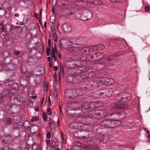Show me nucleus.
Here are the masks:
<instances>
[{
    "mask_svg": "<svg viewBox=\"0 0 150 150\" xmlns=\"http://www.w3.org/2000/svg\"><path fill=\"white\" fill-rule=\"evenodd\" d=\"M86 60L88 59V61H93L95 60L94 56L93 55H92V54H89L87 55L86 57Z\"/></svg>",
    "mask_w": 150,
    "mask_h": 150,
    "instance_id": "nucleus-23",
    "label": "nucleus"
},
{
    "mask_svg": "<svg viewBox=\"0 0 150 150\" xmlns=\"http://www.w3.org/2000/svg\"><path fill=\"white\" fill-rule=\"evenodd\" d=\"M14 102V104L17 105L21 106V103L20 102V100L19 99L15 98L13 100Z\"/></svg>",
    "mask_w": 150,
    "mask_h": 150,
    "instance_id": "nucleus-26",
    "label": "nucleus"
},
{
    "mask_svg": "<svg viewBox=\"0 0 150 150\" xmlns=\"http://www.w3.org/2000/svg\"><path fill=\"white\" fill-rule=\"evenodd\" d=\"M93 56H94L95 60H101L102 58L105 57L104 54H100V53L94 54H93Z\"/></svg>",
    "mask_w": 150,
    "mask_h": 150,
    "instance_id": "nucleus-13",
    "label": "nucleus"
},
{
    "mask_svg": "<svg viewBox=\"0 0 150 150\" xmlns=\"http://www.w3.org/2000/svg\"><path fill=\"white\" fill-rule=\"evenodd\" d=\"M54 123V121L51 118H49V126H50V128H52V124Z\"/></svg>",
    "mask_w": 150,
    "mask_h": 150,
    "instance_id": "nucleus-32",
    "label": "nucleus"
},
{
    "mask_svg": "<svg viewBox=\"0 0 150 150\" xmlns=\"http://www.w3.org/2000/svg\"><path fill=\"white\" fill-rule=\"evenodd\" d=\"M48 42L49 47H47L46 48V54L47 56H49L50 54V48L51 47L50 40L48 39Z\"/></svg>",
    "mask_w": 150,
    "mask_h": 150,
    "instance_id": "nucleus-16",
    "label": "nucleus"
},
{
    "mask_svg": "<svg viewBox=\"0 0 150 150\" xmlns=\"http://www.w3.org/2000/svg\"><path fill=\"white\" fill-rule=\"evenodd\" d=\"M52 110L50 108H48L47 109V113L49 115H50L51 114Z\"/></svg>",
    "mask_w": 150,
    "mask_h": 150,
    "instance_id": "nucleus-44",
    "label": "nucleus"
},
{
    "mask_svg": "<svg viewBox=\"0 0 150 150\" xmlns=\"http://www.w3.org/2000/svg\"><path fill=\"white\" fill-rule=\"evenodd\" d=\"M57 76H53V79L54 81H55V82H57Z\"/></svg>",
    "mask_w": 150,
    "mask_h": 150,
    "instance_id": "nucleus-51",
    "label": "nucleus"
},
{
    "mask_svg": "<svg viewBox=\"0 0 150 150\" xmlns=\"http://www.w3.org/2000/svg\"><path fill=\"white\" fill-rule=\"evenodd\" d=\"M27 28L26 26H24L21 29L19 33V36L20 38H23L28 33Z\"/></svg>",
    "mask_w": 150,
    "mask_h": 150,
    "instance_id": "nucleus-8",
    "label": "nucleus"
},
{
    "mask_svg": "<svg viewBox=\"0 0 150 150\" xmlns=\"http://www.w3.org/2000/svg\"><path fill=\"white\" fill-rule=\"evenodd\" d=\"M52 147L54 148V150L57 149H59V148H58V146H57V145L56 144V143L54 141L52 142Z\"/></svg>",
    "mask_w": 150,
    "mask_h": 150,
    "instance_id": "nucleus-31",
    "label": "nucleus"
},
{
    "mask_svg": "<svg viewBox=\"0 0 150 150\" xmlns=\"http://www.w3.org/2000/svg\"><path fill=\"white\" fill-rule=\"evenodd\" d=\"M111 119L103 120L100 123L101 127L104 128H113L116 127V124Z\"/></svg>",
    "mask_w": 150,
    "mask_h": 150,
    "instance_id": "nucleus-2",
    "label": "nucleus"
},
{
    "mask_svg": "<svg viewBox=\"0 0 150 150\" xmlns=\"http://www.w3.org/2000/svg\"><path fill=\"white\" fill-rule=\"evenodd\" d=\"M145 9L146 11L148 12L150 11V6H146L145 7Z\"/></svg>",
    "mask_w": 150,
    "mask_h": 150,
    "instance_id": "nucleus-46",
    "label": "nucleus"
},
{
    "mask_svg": "<svg viewBox=\"0 0 150 150\" xmlns=\"http://www.w3.org/2000/svg\"><path fill=\"white\" fill-rule=\"evenodd\" d=\"M93 103H89L88 102H86L84 103H82L81 105V107L83 109H87L89 108H93L91 107L90 106L91 105L94 104Z\"/></svg>",
    "mask_w": 150,
    "mask_h": 150,
    "instance_id": "nucleus-12",
    "label": "nucleus"
},
{
    "mask_svg": "<svg viewBox=\"0 0 150 150\" xmlns=\"http://www.w3.org/2000/svg\"><path fill=\"white\" fill-rule=\"evenodd\" d=\"M91 84L88 81H86L83 85V88L85 89H88L89 88Z\"/></svg>",
    "mask_w": 150,
    "mask_h": 150,
    "instance_id": "nucleus-19",
    "label": "nucleus"
},
{
    "mask_svg": "<svg viewBox=\"0 0 150 150\" xmlns=\"http://www.w3.org/2000/svg\"><path fill=\"white\" fill-rule=\"evenodd\" d=\"M111 2L113 3H119L120 2L121 0H110Z\"/></svg>",
    "mask_w": 150,
    "mask_h": 150,
    "instance_id": "nucleus-48",
    "label": "nucleus"
},
{
    "mask_svg": "<svg viewBox=\"0 0 150 150\" xmlns=\"http://www.w3.org/2000/svg\"><path fill=\"white\" fill-rule=\"evenodd\" d=\"M58 56L59 57V59H60L61 58V55L59 52L58 53Z\"/></svg>",
    "mask_w": 150,
    "mask_h": 150,
    "instance_id": "nucleus-64",
    "label": "nucleus"
},
{
    "mask_svg": "<svg viewBox=\"0 0 150 150\" xmlns=\"http://www.w3.org/2000/svg\"><path fill=\"white\" fill-rule=\"evenodd\" d=\"M13 54H14L17 55H18L19 54V52L17 50H15L13 52Z\"/></svg>",
    "mask_w": 150,
    "mask_h": 150,
    "instance_id": "nucleus-49",
    "label": "nucleus"
},
{
    "mask_svg": "<svg viewBox=\"0 0 150 150\" xmlns=\"http://www.w3.org/2000/svg\"><path fill=\"white\" fill-rule=\"evenodd\" d=\"M95 0H86V2L87 4H94Z\"/></svg>",
    "mask_w": 150,
    "mask_h": 150,
    "instance_id": "nucleus-39",
    "label": "nucleus"
},
{
    "mask_svg": "<svg viewBox=\"0 0 150 150\" xmlns=\"http://www.w3.org/2000/svg\"><path fill=\"white\" fill-rule=\"evenodd\" d=\"M88 144L91 146V149L92 150H96L98 149V146L97 144H95L94 142L92 144L89 143Z\"/></svg>",
    "mask_w": 150,
    "mask_h": 150,
    "instance_id": "nucleus-22",
    "label": "nucleus"
},
{
    "mask_svg": "<svg viewBox=\"0 0 150 150\" xmlns=\"http://www.w3.org/2000/svg\"><path fill=\"white\" fill-rule=\"evenodd\" d=\"M56 52V46L55 45V48H53L52 47V58L54 59V61H56V56L55 55V53Z\"/></svg>",
    "mask_w": 150,
    "mask_h": 150,
    "instance_id": "nucleus-21",
    "label": "nucleus"
},
{
    "mask_svg": "<svg viewBox=\"0 0 150 150\" xmlns=\"http://www.w3.org/2000/svg\"><path fill=\"white\" fill-rule=\"evenodd\" d=\"M132 96L131 94L127 93H122L116 96V99L119 102H127L130 101Z\"/></svg>",
    "mask_w": 150,
    "mask_h": 150,
    "instance_id": "nucleus-1",
    "label": "nucleus"
},
{
    "mask_svg": "<svg viewBox=\"0 0 150 150\" xmlns=\"http://www.w3.org/2000/svg\"><path fill=\"white\" fill-rule=\"evenodd\" d=\"M58 91L57 89L55 88H54L53 90V97L54 98L56 99L57 98V96Z\"/></svg>",
    "mask_w": 150,
    "mask_h": 150,
    "instance_id": "nucleus-25",
    "label": "nucleus"
},
{
    "mask_svg": "<svg viewBox=\"0 0 150 150\" xmlns=\"http://www.w3.org/2000/svg\"><path fill=\"white\" fill-rule=\"evenodd\" d=\"M99 66L100 67H101L102 66V69H104V68H105V65H103V64H99Z\"/></svg>",
    "mask_w": 150,
    "mask_h": 150,
    "instance_id": "nucleus-57",
    "label": "nucleus"
},
{
    "mask_svg": "<svg viewBox=\"0 0 150 150\" xmlns=\"http://www.w3.org/2000/svg\"><path fill=\"white\" fill-rule=\"evenodd\" d=\"M43 117L44 121H47V114L46 112H44L43 113Z\"/></svg>",
    "mask_w": 150,
    "mask_h": 150,
    "instance_id": "nucleus-40",
    "label": "nucleus"
},
{
    "mask_svg": "<svg viewBox=\"0 0 150 150\" xmlns=\"http://www.w3.org/2000/svg\"><path fill=\"white\" fill-rule=\"evenodd\" d=\"M121 103H114L112 104V108L115 109L119 110L120 109V106Z\"/></svg>",
    "mask_w": 150,
    "mask_h": 150,
    "instance_id": "nucleus-17",
    "label": "nucleus"
},
{
    "mask_svg": "<svg viewBox=\"0 0 150 150\" xmlns=\"http://www.w3.org/2000/svg\"><path fill=\"white\" fill-rule=\"evenodd\" d=\"M63 29L65 33H68L71 32L72 28L71 26L69 24L65 23L63 26Z\"/></svg>",
    "mask_w": 150,
    "mask_h": 150,
    "instance_id": "nucleus-11",
    "label": "nucleus"
},
{
    "mask_svg": "<svg viewBox=\"0 0 150 150\" xmlns=\"http://www.w3.org/2000/svg\"><path fill=\"white\" fill-rule=\"evenodd\" d=\"M83 139H86L85 140V141L86 142L88 143L89 142H92L93 141L92 139H88L87 138L86 139V137L85 136H83L82 137Z\"/></svg>",
    "mask_w": 150,
    "mask_h": 150,
    "instance_id": "nucleus-38",
    "label": "nucleus"
},
{
    "mask_svg": "<svg viewBox=\"0 0 150 150\" xmlns=\"http://www.w3.org/2000/svg\"><path fill=\"white\" fill-rule=\"evenodd\" d=\"M63 69V65H61L60 66V71L61 73H63L64 71Z\"/></svg>",
    "mask_w": 150,
    "mask_h": 150,
    "instance_id": "nucleus-45",
    "label": "nucleus"
},
{
    "mask_svg": "<svg viewBox=\"0 0 150 150\" xmlns=\"http://www.w3.org/2000/svg\"><path fill=\"white\" fill-rule=\"evenodd\" d=\"M50 21L51 23H54L55 22L54 18L53 17L52 18V17H51L50 18Z\"/></svg>",
    "mask_w": 150,
    "mask_h": 150,
    "instance_id": "nucleus-47",
    "label": "nucleus"
},
{
    "mask_svg": "<svg viewBox=\"0 0 150 150\" xmlns=\"http://www.w3.org/2000/svg\"><path fill=\"white\" fill-rule=\"evenodd\" d=\"M89 49H90L89 47H86L82 49V50L83 51V52L84 53V52L86 53L89 51Z\"/></svg>",
    "mask_w": 150,
    "mask_h": 150,
    "instance_id": "nucleus-41",
    "label": "nucleus"
},
{
    "mask_svg": "<svg viewBox=\"0 0 150 150\" xmlns=\"http://www.w3.org/2000/svg\"><path fill=\"white\" fill-rule=\"evenodd\" d=\"M47 139H50V132H48L47 133Z\"/></svg>",
    "mask_w": 150,
    "mask_h": 150,
    "instance_id": "nucleus-50",
    "label": "nucleus"
},
{
    "mask_svg": "<svg viewBox=\"0 0 150 150\" xmlns=\"http://www.w3.org/2000/svg\"><path fill=\"white\" fill-rule=\"evenodd\" d=\"M3 99V97L2 96L1 93H0V102Z\"/></svg>",
    "mask_w": 150,
    "mask_h": 150,
    "instance_id": "nucleus-53",
    "label": "nucleus"
},
{
    "mask_svg": "<svg viewBox=\"0 0 150 150\" xmlns=\"http://www.w3.org/2000/svg\"><path fill=\"white\" fill-rule=\"evenodd\" d=\"M91 16H90L89 17H88V18L86 19H83V21H86V20H89V19L90 18H91L92 17V14H91Z\"/></svg>",
    "mask_w": 150,
    "mask_h": 150,
    "instance_id": "nucleus-56",
    "label": "nucleus"
},
{
    "mask_svg": "<svg viewBox=\"0 0 150 150\" xmlns=\"http://www.w3.org/2000/svg\"><path fill=\"white\" fill-rule=\"evenodd\" d=\"M55 8V6H53L52 7V13H53L54 14L55 13V11L54 10V9Z\"/></svg>",
    "mask_w": 150,
    "mask_h": 150,
    "instance_id": "nucleus-59",
    "label": "nucleus"
},
{
    "mask_svg": "<svg viewBox=\"0 0 150 150\" xmlns=\"http://www.w3.org/2000/svg\"><path fill=\"white\" fill-rule=\"evenodd\" d=\"M90 69V67L88 66L81 67L79 68L77 70V73H82L87 72Z\"/></svg>",
    "mask_w": 150,
    "mask_h": 150,
    "instance_id": "nucleus-10",
    "label": "nucleus"
},
{
    "mask_svg": "<svg viewBox=\"0 0 150 150\" xmlns=\"http://www.w3.org/2000/svg\"><path fill=\"white\" fill-rule=\"evenodd\" d=\"M88 137L90 138H93L94 137V139H98V137H97V136H95V132L90 131L88 132Z\"/></svg>",
    "mask_w": 150,
    "mask_h": 150,
    "instance_id": "nucleus-15",
    "label": "nucleus"
},
{
    "mask_svg": "<svg viewBox=\"0 0 150 150\" xmlns=\"http://www.w3.org/2000/svg\"><path fill=\"white\" fill-rule=\"evenodd\" d=\"M33 72H29L27 71L25 72V74L26 75V76L28 77H31L33 74Z\"/></svg>",
    "mask_w": 150,
    "mask_h": 150,
    "instance_id": "nucleus-37",
    "label": "nucleus"
},
{
    "mask_svg": "<svg viewBox=\"0 0 150 150\" xmlns=\"http://www.w3.org/2000/svg\"><path fill=\"white\" fill-rule=\"evenodd\" d=\"M1 140L3 142L9 144L12 140L11 136L10 135H6L4 137H2Z\"/></svg>",
    "mask_w": 150,
    "mask_h": 150,
    "instance_id": "nucleus-9",
    "label": "nucleus"
},
{
    "mask_svg": "<svg viewBox=\"0 0 150 150\" xmlns=\"http://www.w3.org/2000/svg\"><path fill=\"white\" fill-rule=\"evenodd\" d=\"M90 49H91V50H98L97 48V45H94L91 46L89 47Z\"/></svg>",
    "mask_w": 150,
    "mask_h": 150,
    "instance_id": "nucleus-36",
    "label": "nucleus"
},
{
    "mask_svg": "<svg viewBox=\"0 0 150 150\" xmlns=\"http://www.w3.org/2000/svg\"><path fill=\"white\" fill-rule=\"evenodd\" d=\"M119 120H121L124 119L126 117V114L125 112H119Z\"/></svg>",
    "mask_w": 150,
    "mask_h": 150,
    "instance_id": "nucleus-20",
    "label": "nucleus"
},
{
    "mask_svg": "<svg viewBox=\"0 0 150 150\" xmlns=\"http://www.w3.org/2000/svg\"><path fill=\"white\" fill-rule=\"evenodd\" d=\"M39 119V117L38 116H34L30 120V121L32 122L36 121L38 120Z\"/></svg>",
    "mask_w": 150,
    "mask_h": 150,
    "instance_id": "nucleus-34",
    "label": "nucleus"
},
{
    "mask_svg": "<svg viewBox=\"0 0 150 150\" xmlns=\"http://www.w3.org/2000/svg\"><path fill=\"white\" fill-rule=\"evenodd\" d=\"M19 127L18 123H17L14 124L13 125L12 128L14 129H16Z\"/></svg>",
    "mask_w": 150,
    "mask_h": 150,
    "instance_id": "nucleus-43",
    "label": "nucleus"
},
{
    "mask_svg": "<svg viewBox=\"0 0 150 150\" xmlns=\"http://www.w3.org/2000/svg\"><path fill=\"white\" fill-rule=\"evenodd\" d=\"M89 146L85 144L84 145H83V146L86 149H88L91 148V146L89 145Z\"/></svg>",
    "mask_w": 150,
    "mask_h": 150,
    "instance_id": "nucleus-52",
    "label": "nucleus"
},
{
    "mask_svg": "<svg viewBox=\"0 0 150 150\" xmlns=\"http://www.w3.org/2000/svg\"><path fill=\"white\" fill-rule=\"evenodd\" d=\"M9 93V90H5L2 93H1L2 94V96L3 98L8 96Z\"/></svg>",
    "mask_w": 150,
    "mask_h": 150,
    "instance_id": "nucleus-24",
    "label": "nucleus"
},
{
    "mask_svg": "<svg viewBox=\"0 0 150 150\" xmlns=\"http://www.w3.org/2000/svg\"><path fill=\"white\" fill-rule=\"evenodd\" d=\"M13 84V82L11 81H9L6 82V85L7 86H11Z\"/></svg>",
    "mask_w": 150,
    "mask_h": 150,
    "instance_id": "nucleus-33",
    "label": "nucleus"
},
{
    "mask_svg": "<svg viewBox=\"0 0 150 150\" xmlns=\"http://www.w3.org/2000/svg\"><path fill=\"white\" fill-rule=\"evenodd\" d=\"M7 101V100H5L4 101V103L6 105L5 107V111L8 114H12L13 112L11 109L12 105L8 104H9V103L10 102V101L9 100L8 103H7L6 101Z\"/></svg>",
    "mask_w": 150,
    "mask_h": 150,
    "instance_id": "nucleus-6",
    "label": "nucleus"
},
{
    "mask_svg": "<svg viewBox=\"0 0 150 150\" xmlns=\"http://www.w3.org/2000/svg\"><path fill=\"white\" fill-rule=\"evenodd\" d=\"M119 112H115L112 114L111 116H112V118L114 119V120L117 121L119 120Z\"/></svg>",
    "mask_w": 150,
    "mask_h": 150,
    "instance_id": "nucleus-18",
    "label": "nucleus"
},
{
    "mask_svg": "<svg viewBox=\"0 0 150 150\" xmlns=\"http://www.w3.org/2000/svg\"><path fill=\"white\" fill-rule=\"evenodd\" d=\"M105 46L102 44H99L97 45V48L98 50H103L105 48Z\"/></svg>",
    "mask_w": 150,
    "mask_h": 150,
    "instance_id": "nucleus-30",
    "label": "nucleus"
},
{
    "mask_svg": "<svg viewBox=\"0 0 150 150\" xmlns=\"http://www.w3.org/2000/svg\"><path fill=\"white\" fill-rule=\"evenodd\" d=\"M98 79L99 80L101 83L105 85H110L115 83L113 79L109 77H99Z\"/></svg>",
    "mask_w": 150,
    "mask_h": 150,
    "instance_id": "nucleus-4",
    "label": "nucleus"
},
{
    "mask_svg": "<svg viewBox=\"0 0 150 150\" xmlns=\"http://www.w3.org/2000/svg\"><path fill=\"white\" fill-rule=\"evenodd\" d=\"M81 88H74L71 89L70 93V96L72 98H74L83 94Z\"/></svg>",
    "mask_w": 150,
    "mask_h": 150,
    "instance_id": "nucleus-3",
    "label": "nucleus"
},
{
    "mask_svg": "<svg viewBox=\"0 0 150 150\" xmlns=\"http://www.w3.org/2000/svg\"><path fill=\"white\" fill-rule=\"evenodd\" d=\"M30 41L29 40H28L26 39V43L27 44H30Z\"/></svg>",
    "mask_w": 150,
    "mask_h": 150,
    "instance_id": "nucleus-60",
    "label": "nucleus"
},
{
    "mask_svg": "<svg viewBox=\"0 0 150 150\" xmlns=\"http://www.w3.org/2000/svg\"><path fill=\"white\" fill-rule=\"evenodd\" d=\"M102 2L100 0H95L94 4L97 5H102Z\"/></svg>",
    "mask_w": 150,
    "mask_h": 150,
    "instance_id": "nucleus-35",
    "label": "nucleus"
},
{
    "mask_svg": "<svg viewBox=\"0 0 150 150\" xmlns=\"http://www.w3.org/2000/svg\"><path fill=\"white\" fill-rule=\"evenodd\" d=\"M120 109H125L128 108V105L125 104H121Z\"/></svg>",
    "mask_w": 150,
    "mask_h": 150,
    "instance_id": "nucleus-29",
    "label": "nucleus"
},
{
    "mask_svg": "<svg viewBox=\"0 0 150 150\" xmlns=\"http://www.w3.org/2000/svg\"><path fill=\"white\" fill-rule=\"evenodd\" d=\"M48 100L49 104L50 105V104L51 103V100H50V96H49L48 97Z\"/></svg>",
    "mask_w": 150,
    "mask_h": 150,
    "instance_id": "nucleus-61",
    "label": "nucleus"
},
{
    "mask_svg": "<svg viewBox=\"0 0 150 150\" xmlns=\"http://www.w3.org/2000/svg\"><path fill=\"white\" fill-rule=\"evenodd\" d=\"M56 32V31L55 30V29L54 27L53 28V27H52V33H54Z\"/></svg>",
    "mask_w": 150,
    "mask_h": 150,
    "instance_id": "nucleus-54",
    "label": "nucleus"
},
{
    "mask_svg": "<svg viewBox=\"0 0 150 150\" xmlns=\"http://www.w3.org/2000/svg\"><path fill=\"white\" fill-rule=\"evenodd\" d=\"M102 98H105V96L109 97L113 93V89L111 88L109 89L105 88L102 90Z\"/></svg>",
    "mask_w": 150,
    "mask_h": 150,
    "instance_id": "nucleus-5",
    "label": "nucleus"
},
{
    "mask_svg": "<svg viewBox=\"0 0 150 150\" xmlns=\"http://www.w3.org/2000/svg\"><path fill=\"white\" fill-rule=\"evenodd\" d=\"M117 54H113L105 58V59L106 60H108L109 62L113 60L116 59L117 58Z\"/></svg>",
    "mask_w": 150,
    "mask_h": 150,
    "instance_id": "nucleus-14",
    "label": "nucleus"
},
{
    "mask_svg": "<svg viewBox=\"0 0 150 150\" xmlns=\"http://www.w3.org/2000/svg\"><path fill=\"white\" fill-rule=\"evenodd\" d=\"M50 140H47V144L48 145H50L49 144H50Z\"/></svg>",
    "mask_w": 150,
    "mask_h": 150,
    "instance_id": "nucleus-62",
    "label": "nucleus"
},
{
    "mask_svg": "<svg viewBox=\"0 0 150 150\" xmlns=\"http://www.w3.org/2000/svg\"><path fill=\"white\" fill-rule=\"evenodd\" d=\"M38 14L36 13H34V16L36 18H38Z\"/></svg>",
    "mask_w": 150,
    "mask_h": 150,
    "instance_id": "nucleus-55",
    "label": "nucleus"
},
{
    "mask_svg": "<svg viewBox=\"0 0 150 150\" xmlns=\"http://www.w3.org/2000/svg\"><path fill=\"white\" fill-rule=\"evenodd\" d=\"M91 95L93 98L96 99L99 98L101 97L102 98V90L100 91H97L92 93Z\"/></svg>",
    "mask_w": 150,
    "mask_h": 150,
    "instance_id": "nucleus-7",
    "label": "nucleus"
},
{
    "mask_svg": "<svg viewBox=\"0 0 150 150\" xmlns=\"http://www.w3.org/2000/svg\"><path fill=\"white\" fill-rule=\"evenodd\" d=\"M49 65L51 67H52V62H50L49 63Z\"/></svg>",
    "mask_w": 150,
    "mask_h": 150,
    "instance_id": "nucleus-63",
    "label": "nucleus"
},
{
    "mask_svg": "<svg viewBox=\"0 0 150 150\" xmlns=\"http://www.w3.org/2000/svg\"><path fill=\"white\" fill-rule=\"evenodd\" d=\"M14 74L13 71L12 70H10L9 71H6V74L9 76H12Z\"/></svg>",
    "mask_w": 150,
    "mask_h": 150,
    "instance_id": "nucleus-27",
    "label": "nucleus"
},
{
    "mask_svg": "<svg viewBox=\"0 0 150 150\" xmlns=\"http://www.w3.org/2000/svg\"><path fill=\"white\" fill-rule=\"evenodd\" d=\"M47 59L48 61L50 62L52 59V58L51 57H47Z\"/></svg>",
    "mask_w": 150,
    "mask_h": 150,
    "instance_id": "nucleus-58",
    "label": "nucleus"
},
{
    "mask_svg": "<svg viewBox=\"0 0 150 150\" xmlns=\"http://www.w3.org/2000/svg\"><path fill=\"white\" fill-rule=\"evenodd\" d=\"M12 121V119L10 117H8L6 120V125H10Z\"/></svg>",
    "mask_w": 150,
    "mask_h": 150,
    "instance_id": "nucleus-28",
    "label": "nucleus"
},
{
    "mask_svg": "<svg viewBox=\"0 0 150 150\" xmlns=\"http://www.w3.org/2000/svg\"><path fill=\"white\" fill-rule=\"evenodd\" d=\"M15 119L18 121H20L21 120V117L19 115H17L15 117Z\"/></svg>",
    "mask_w": 150,
    "mask_h": 150,
    "instance_id": "nucleus-42",
    "label": "nucleus"
}]
</instances>
